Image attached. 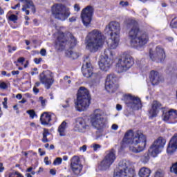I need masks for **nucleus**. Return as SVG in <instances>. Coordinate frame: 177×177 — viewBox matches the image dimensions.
I'll list each match as a JSON object with an SVG mask.
<instances>
[{
	"label": "nucleus",
	"mask_w": 177,
	"mask_h": 177,
	"mask_svg": "<svg viewBox=\"0 0 177 177\" xmlns=\"http://www.w3.org/2000/svg\"><path fill=\"white\" fill-rule=\"evenodd\" d=\"M124 25L127 28H131L129 31V38L133 48H142L149 42V35L139 28L138 22L135 19L127 18L124 20Z\"/></svg>",
	"instance_id": "obj_1"
},
{
	"label": "nucleus",
	"mask_w": 177,
	"mask_h": 177,
	"mask_svg": "<svg viewBox=\"0 0 177 177\" xmlns=\"http://www.w3.org/2000/svg\"><path fill=\"white\" fill-rule=\"evenodd\" d=\"M123 142L129 145V151L138 153H141V151H143L146 149L147 138L140 131L133 132L132 130H129L124 134Z\"/></svg>",
	"instance_id": "obj_2"
},
{
	"label": "nucleus",
	"mask_w": 177,
	"mask_h": 177,
	"mask_svg": "<svg viewBox=\"0 0 177 177\" xmlns=\"http://www.w3.org/2000/svg\"><path fill=\"white\" fill-rule=\"evenodd\" d=\"M104 32L111 35L108 39L107 45L110 49H116L120 42V34L121 32V25L115 21H111L106 25Z\"/></svg>",
	"instance_id": "obj_3"
},
{
	"label": "nucleus",
	"mask_w": 177,
	"mask_h": 177,
	"mask_svg": "<svg viewBox=\"0 0 177 177\" xmlns=\"http://www.w3.org/2000/svg\"><path fill=\"white\" fill-rule=\"evenodd\" d=\"M86 48L90 52H97L100 48L103 46L104 43V35L100 32V30L95 29L88 32V35L86 39Z\"/></svg>",
	"instance_id": "obj_4"
},
{
	"label": "nucleus",
	"mask_w": 177,
	"mask_h": 177,
	"mask_svg": "<svg viewBox=\"0 0 177 177\" xmlns=\"http://www.w3.org/2000/svg\"><path fill=\"white\" fill-rule=\"evenodd\" d=\"M91 104V95L89 91L84 87L78 90L77 100L75 102V109L77 111H85Z\"/></svg>",
	"instance_id": "obj_5"
},
{
	"label": "nucleus",
	"mask_w": 177,
	"mask_h": 177,
	"mask_svg": "<svg viewBox=\"0 0 177 177\" xmlns=\"http://www.w3.org/2000/svg\"><path fill=\"white\" fill-rule=\"evenodd\" d=\"M69 41H67V37L64 35V32H59L57 39L55 41V48L57 50H64L66 46L67 48H74L77 45V39L70 34Z\"/></svg>",
	"instance_id": "obj_6"
},
{
	"label": "nucleus",
	"mask_w": 177,
	"mask_h": 177,
	"mask_svg": "<svg viewBox=\"0 0 177 177\" xmlns=\"http://www.w3.org/2000/svg\"><path fill=\"white\" fill-rule=\"evenodd\" d=\"M90 124L97 131H102L106 128L107 124V119L99 111V109H96L93 113L90 115Z\"/></svg>",
	"instance_id": "obj_7"
},
{
	"label": "nucleus",
	"mask_w": 177,
	"mask_h": 177,
	"mask_svg": "<svg viewBox=\"0 0 177 177\" xmlns=\"http://www.w3.org/2000/svg\"><path fill=\"white\" fill-rule=\"evenodd\" d=\"M52 14L57 20L66 21L68 17H70L71 12H70V8L66 7V6L57 3L52 7Z\"/></svg>",
	"instance_id": "obj_8"
},
{
	"label": "nucleus",
	"mask_w": 177,
	"mask_h": 177,
	"mask_svg": "<svg viewBox=\"0 0 177 177\" xmlns=\"http://www.w3.org/2000/svg\"><path fill=\"white\" fill-rule=\"evenodd\" d=\"M133 58L131 55L124 54L116 61V70L118 73H124L133 66Z\"/></svg>",
	"instance_id": "obj_9"
},
{
	"label": "nucleus",
	"mask_w": 177,
	"mask_h": 177,
	"mask_svg": "<svg viewBox=\"0 0 177 177\" xmlns=\"http://www.w3.org/2000/svg\"><path fill=\"white\" fill-rule=\"evenodd\" d=\"M104 53L105 57H100L99 66L102 71H108L109 68L111 67V64H113V59H114L113 56H114V54L109 48L106 49Z\"/></svg>",
	"instance_id": "obj_10"
},
{
	"label": "nucleus",
	"mask_w": 177,
	"mask_h": 177,
	"mask_svg": "<svg viewBox=\"0 0 177 177\" xmlns=\"http://www.w3.org/2000/svg\"><path fill=\"white\" fill-rule=\"evenodd\" d=\"M82 72L84 77H86V78H91L92 75L96 77V80L97 81H99L100 78V76H99V75L93 73V67L92 66V64L91 63L89 56L88 55L84 57V63L82 67Z\"/></svg>",
	"instance_id": "obj_11"
},
{
	"label": "nucleus",
	"mask_w": 177,
	"mask_h": 177,
	"mask_svg": "<svg viewBox=\"0 0 177 177\" xmlns=\"http://www.w3.org/2000/svg\"><path fill=\"white\" fill-rule=\"evenodd\" d=\"M167 140L162 137H159L156 139L153 143L151 145L149 149V153L152 156V157H157L158 154H160L165 146Z\"/></svg>",
	"instance_id": "obj_12"
},
{
	"label": "nucleus",
	"mask_w": 177,
	"mask_h": 177,
	"mask_svg": "<svg viewBox=\"0 0 177 177\" xmlns=\"http://www.w3.org/2000/svg\"><path fill=\"white\" fill-rule=\"evenodd\" d=\"M135 170L133 169H128L125 162H120L119 163L118 169L115 170L113 177H134Z\"/></svg>",
	"instance_id": "obj_13"
},
{
	"label": "nucleus",
	"mask_w": 177,
	"mask_h": 177,
	"mask_svg": "<svg viewBox=\"0 0 177 177\" xmlns=\"http://www.w3.org/2000/svg\"><path fill=\"white\" fill-rule=\"evenodd\" d=\"M124 103L127 107H130L133 110H139L142 109V101L140 98L135 97L131 94L124 95Z\"/></svg>",
	"instance_id": "obj_14"
},
{
	"label": "nucleus",
	"mask_w": 177,
	"mask_h": 177,
	"mask_svg": "<svg viewBox=\"0 0 177 177\" xmlns=\"http://www.w3.org/2000/svg\"><path fill=\"white\" fill-rule=\"evenodd\" d=\"M39 78L46 89H50V86H52V85H53V82H55L53 73L50 71H43L40 73Z\"/></svg>",
	"instance_id": "obj_15"
},
{
	"label": "nucleus",
	"mask_w": 177,
	"mask_h": 177,
	"mask_svg": "<svg viewBox=\"0 0 177 177\" xmlns=\"http://www.w3.org/2000/svg\"><path fill=\"white\" fill-rule=\"evenodd\" d=\"M149 57L151 60L160 63L165 60V51L161 46H156L154 51L152 50H149Z\"/></svg>",
	"instance_id": "obj_16"
},
{
	"label": "nucleus",
	"mask_w": 177,
	"mask_h": 177,
	"mask_svg": "<svg viewBox=\"0 0 177 177\" xmlns=\"http://www.w3.org/2000/svg\"><path fill=\"white\" fill-rule=\"evenodd\" d=\"M114 161H115V151L111 149L101 162L100 165V169L102 171L109 169Z\"/></svg>",
	"instance_id": "obj_17"
},
{
	"label": "nucleus",
	"mask_w": 177,
	"mask_h": 177,
	"mask_svg": "<svg viewBox=\"0 0 177 177\" xmlns=\"http://www.w3.org/2000/svg\"><path fill=\"white\" fill-rule=\"evenodd\" d=\"M105 89L109 93H114L118 89V84H117V77H115V75L110 74L106 77Z\"/></svg>",
	"instance_id": "obj_18"
},
{
	"label": "nucleus",
	"mask_w": 177,
	"mask_h": 177,
	"mask_svg": "<svg viewBox=\"0 0 177 177\" xmlns=\"http://www.w3.org/2000/svg\"><path fill=\"white\" fill-rule=\"evenodd\" d=\"M92 15H93V8L91 6H88L82 11L81 17L85 27H88L91 24Z\"/></svg>",
	"instance_id": "obj_19"
},
{
	"label": "nucleus",
	"mask_w": 177,
	"mask_h": 177,
	"mask_svg": "<svg viewBox=\"0 0 177 177\" xmlns=\"http://www.w3.org/2000/svg\"><path fill=\"white\" fill-rule=\"evenodd\" d=\"M71 168L72 169V172L76 176H78L81 174V171H82L83 166L80 163V158L78 156H73L71 158Z\"/></svg>",
	"instance_id": "obj_20"
},
{
	"label": "nucleus",
	"mask_w": 177,
	"mask_h": 177,
	"mask_svg": "<svg viewBox=\"0 0 177 177\" xmlns=\"http://www.w3.org/2000/svg\"><path fill=\"white\" fill-rule=\"evenodd\" d=\"M91 127L86 123V120L82 118H77L76 119V124L75 126V131L78 132H86Z\"/></svg>",
	"instance_id": "obj_21"
},
{
	"label": "nucleus",
	"mask_w": 177,
	"mask_h": 177,
	"mask_svg": "<svg viewBox=\"0 0 177 177\" xmlns=\"http://www.w3.org/2000/svg\"><path fill=\"white\" fill-rule=\"evenodd\" d=\"M162 109V105L158 101H153L151 108L149 110V115L150 118L157 117L158 111Z\"/></svg>",
	"instance_id": "obj_22"
},
{
	"label": "nucleus",
	"mask_w": 177,
	"mask_h": 177,
	"mask_svg": "<svg viewBox=\"0 0 177 177\" xmlns=\"http://www.w3.org/2000/svg\"><path fill=\"white\" fill-rule=\"evenodd\" d=\"M21 2H25V4L23 6L22 11L26 12V15H30V10L27 9H30L33 13H35V6L31 0H19Z\"/></svg>",
	"instance_id": "obj_23"
},
{
	"label": "nucleus",
	"mask_w": 177,
	"mask_h": 177,
	"mask_svg": "<svg viewBox=\"0 0 177 177\" xmlns=\"http://www.w3.org/2000/svg\"><path fill=\"white\" fill-rule=\"evenodd\" d=\"M177 149V134H174L172 138L170 140L169 142V145L167 149V152L169 154H172Z\"/></svg>",
	"instance_id": "obj_24"
},
{
	"label": "nucleus",
	"mask_w": 177,
	"mask_h": 177,
	"mask_svg": "<svg viewBox=\"0 0 177 177\" xmlns=\"http://www.w3.org/2000/svg\"><path fill=\"white\" fill-rule=\"evenodd\" d=\"M149 80L152 85H157L160 82V74L156 71H151L149 75Z\"/></svg>",
	"instance_id": "obj_25"
},
{
	"label": "nucleus",
	"mask_w": 177,
	"mask_h": 177,
	"mask_svg": "<svg viewBox=\"0 0 177 177\" xmlns=\"http://www.w3.org/2000/svg\"><path fill=\"white\" fill-rule=\"evenodd\" d=\"M40 121L41 125H49V122L52 121V117L47 112H44L41 115Z\"/></svg>",
	"instance_id": "obj_26"
},
{
	"label": "nucleus",
	"mask_w": 177,
	"mask_h": 177,
	"mask_svg": "<svg viewBox=\"0 0 177 177\" xmlns=\"http://www.w3.org/2000/svg\"><path fill=\"white\" fill-rule=\"evenodd\" d=\"M66 129H67V122L64 121L58 127L59 136H66Z\"/></svg>",
	"instance_id": "obj_27"
},
{
	"label": "nucleus",
	"mask_w": 177,
	"mask_h": 177,
	"mask_svg": "<svg viewBox=\"0 0 177 177\" xmlns=\"http://www.w3.org/2000/svg\"><path fill=\"white\" fill-rule=\"evenodd\" d=\"M151 171L147 167H142L140 169L138 175L140 177H149Z\"/></svg>",
	"instance_id": "obj_28"
},
{
	"label": "nucleus",
	"mask_w": 177,
	"mask_h": 177,
	"mask_svg": "<svg viewBox=\"0 0 177 177\" xmlns=\"http://www.w3.org/2000/svg\"><path fill=\"white\" fill-rule=\"evenodd\" d=\"M66 55L68 57H70L71 59H78V53H74L73 50H66Z\"/></svg>",
	"instance_id": "obj_29"
},
{
	"label": "nucleus",
	"mask_w": 177,
	"mask_h": 177,
	"mask_svg": "<svg viewBox=\"0 0 177 177\" xmlns=\"http://www.w3.org/2000/svg\"><path fill=\"white\" fill-rule=\"evenodd\" d=\"M48 135H49V130H48L47 129H44L43 132V138H42V142L44 143H46L49 142V140H48V138H47Z\"/></svg>",
	"instance_id": "obj_30"
},
{
	"label": "nucleus",
	"mask_w": 177,
	"mask_h": 177,
	"mask_svg": "<svg viewBox=\"0 0 177 177\" xmlns=\"http://www.w3.org/2000/svg\"><path fill=\"white\" fill-rule=\"evenodd\" d=\"M150 154L149 152L145 153L142 156H141V161L143 164H147L148 161L150 160Z\"/></svg>",
	"instance_id": "obj_31"
},
{
	"label": "nucleus",
	"mask_w": 177,
	"mask_h": 177,
	"mask_svg": "<svg viewBox=\"0 0 177 177\" xmlns=\"http://www.w3.org/2000/svg\"><path fill=\"white\" fill-rule=\"evenodd\" d=\"M169 115H170V121H174V120H176L177 118V113L176 111L170 110L169 111Z\"/></svg>",
	"instance_id": "obj_32"
},
{
	"label": "nucleus",
	"mask_w": 177,
	"mask_h": 177,
	"mask_svg": "<svg viewBox=\"0 0 177 177\" xmlns=\"http://www.w3.org/2000/svg\"><path fill=\"white\" fill-rule=\"evenodd\" d=\"M170 27L171 28H177V17L172 19L170 23Z\"/></svg>",
	"instance_id": "obj_33"
},
{
	"label": "nucleus",
	"mask_w": 177,
	"mask_h": 177,
	"mask_svg": "<svg viewBox=\"0 0 177 177\" xmlns=\"http://www.w3.org/2000/svg\"><path fill=\"white\" fill-rule=\"evenodd\" d=\"M164 121H171L169 111L162 114Z\"/></svg>",
	"instance_id": "obj_34"
},
{
	"label": "nucleus",
	"mask_w": 177,
	"mask_h": 177,
	"mask_svg": "<svg viewBox=\"0 0 177 177\" xmlns=\"http://www.w3.org/2000/svg\"><path fill=\"white\" fill-rule=\"evenodd\" d=\"M27 114H29L30 118L34 119V117H37V113H35V111L30 109L26 111Z\"/></svg>",
	"instance_id": "obj_35"
},
{
	"label": "nucleus",
	"mask_w": 177,
	"mask_h": 177,
	"mask_svg": "<svg viewBox=\"0 0 177 177\" xmlns=\"http://www.w3.org/2000/svg\"><path fill=\"white\" fill-rule=\"evenodd\" d=\"M18 17L16 15H11L9 16L8 17V20H10V21H17Z\"/></svg>",
	"instance_id": "obj_36"
},
{
	"label": "nucleus",
	"mask_w": 177,
	"mask_h": 177,
	"mask_svg": "<svg viewBox=\"0 0 177 177\" xmlns=\"http://www.w3.org/2000/svg\"><path fill=\"white\" fill-rule=\"evenodd\" d=\"M62 158H57L53 162V165H60V164H62Z\"/></svg>",
	"instance_id": "obj_37"
},
{
	"label": "nucleus",
	"mask_w": 177,
	"mask_h": 177,
	"mask_svg": "<svg viewBox=\"0 0 177 177\" xmlns=\"http://www.w3.org/2000/svg\"><path fill=\"white\" fill-rule=\"evenodd\" d=\"M154 177H164V174H162V172L157 171L155 173Z\"/></svg>",
	"instance_id": "obj_38"
},
{
	"label": "nucleus",
	"mask_w": 177,
	"mask_h": 177,
	"mask_svg": "<svg viewBox=\"0 0 177 177\" xmlns=\"http://www.w3.org/2000/svg\"><path fill=\"white\" fill-rule=\"evenodd\" d=\"M0 88L1 89H6L8 88V84L4 82L0 83Z\"/></svg>",
	"instance_id": "obj_39"
},
{
	"label": "nucleus",
	"mask_w": 177,
	"mask_h": 177,
	"mask_svg": "<svg viewBox=\"0 0 177 177\" xmlns=\"http://www.w3.org/2000/svg\"><path fill=\"white\" fill-rule=\"evenodd\" d=\"M4 102H3V106L4 109H8V97L3 99Z\"/></svg>",
	"instance_id": "obj_40"
},
{
	"label": "nucleus",
	"mask_w": 177,
	"mask_h": 177,
	"mask_svg": "<svg viewBox=\"0 0 177 177\" xmlns=\"http://www.w3.org/2000/svg\"><path fill=\"white\" fill-rule=\"evenodd\" d=\"M8 52L9 53H12V52L16 50L17 48L16 47H12L10 46H8Z\"/></svg>",
	"instance_id": "obj_41"
},
{
	"label": "nucleus",
	"mask_w": 177,
	"mask_h": 177,
	"mask_svg": "<svg viewBox=\"0 0 177 177\" xmlns=\"http://www.w3.org/2000/svg\"><path fill=\"white\" fill-rule=\"evenodd\" d=\"M34 62L36 64H39L42 62V58H35Z\"/></svg>",
	"instance_id": "obj_42"
},
{
	"label": "nucleus",
	"mask_w": 177,
	"mask_h": 177,
	"mask_svg": "<svg viewBox=\"0 0 177 177\" xmlns=\"http://www.w3.org/2000/svg\"><path fill=\"white\" fill-rule=\"evenodd\" d=\"M69 102L70 101L68 100H66V104H62V105L63 109H67V107H70V104H68Z\"/></svg>",
	"instance_id": "obj_43"
},
{
	"label": "nucleus",
	"mask_w": 177,
	"mask_h": 177,
	"mask_svg": "<svg viewBox=\"0 0 177 177\" xmlns=\"http://www.w3.org/2000/svg\"><path fill=\"white\" fill-rule=\"evenodd\" d=\"M120 5H121V6H128L129 3H128V1H120Z\"/></svg>",
	"instance_id": "obj_44"
},
{
	"label": "nucleus",
	"mask_w": 177,
	"mask_h": 177,
	"mask_svg": "<svg viewBox=\"0 0 177 177\" xmlns=\"http://www.w3.org/2000/svg\"><path fill=\"white\" fill-rule=\"evenodd\" d=\"M74 9L76 12H80L81 8H80V5L78 4H75L74 6Z\"/></svg>",
	"instance_id": "obj_45"
},
{
	"label": "nucleus",
	"mask_w": 177,
	"mask_h": 177,
	"mask_svg": "<svg viewBox=\"0 0 177 177\" xmlns=\"http://www.w3.org/2000/svg\"><path fill=\"white\" fill-rule=\"evenodd\" d=\"M93 149L95 151H96V150H97V149H100V146L98 144H95L93 146Z\"/></svg>",
	"instance_id": "obj_46"
},
{
	"label": "nucleus",
	"mask_w": 177,
	"mask_h": 177,
	"mask_svg": "<svg viewBox=\"0 0 177 177\" xmlns=\"http://www.w3.org/2000/svg\"><path fill=\"white\" fill-rule=\"evenodd\" d=\"M41 56H46V50L42 48L40 51Z\"/></svg>",
	"instance_id": "obj_47"
},
{
	"label": "nucleus",
	"mask_w": 177,
	"mask_h": 177,
	"mask_svg": "<svg viewBox=\"0 0 177 177\" xmlns=\"http://www.w3.org/2000/svg\"><path fill=\"white\" fill-rule=\"evenodd\" d=\"M12 75H19L20 74V71H12L11 72Z\"/></svg>",
	"instance_id": "obj_48"
},
{
	"label": "nucleus",
	"mask_w": 177,
	"mask_h": 177,
	"mask_svg": "<svg viewBox=\"0 0 177 177\" xmlns=\"http://www.w3.org/2000/svg\"><path fill=\"white\" fill-rule=\"evenodd\" d=\"M75 20H77V17H75V16H73V17L69 18V21L71 23H73V21H75Z\"/></svg>",
	"instance_id": "obj_49"
},
{
	"label": "nucleus",
	"mask_w": 177,
	"mask_h": 177,
	"mask_svg": "<svg viewBox=\"0 0 177 177\" xmlns=\"http://www.w3.org/2000/svg\"><path fill=\"white\" fill-rule=\"evenodd\" d=\"M80 150L83 151V152H85L86 151V145H83L82 147H81L80 148Z\"/></svg>",
	"instance_id": "obj_50"
},
{
	"label": "nucleus",
	"mask_w": 177,
	"mask_h": 177,
	"mask_svg": "<svg viewBox=\"0 0 177 177\" xmlns=\"http://www.w3.org/2000/svg\"><path fill=\"white\" fill-rule=\"evenodd\" d=\"M39 99L41 101V106H45V100H44V97H39Z\"/></svg>",
	"instance_id": "obj_51"
},
{
	"label": "nucleus",
	"mask_w": 177,
	"mask_h": 177,
	"mask_svg": "<svg viewBox=\"0 0 177 177\" xmlns=\"http://www.w3.org/2000/svg\"><path fill=\"white\" fill-rule=\"evenodd\" d=\"M17 8H20V3H18L15 6L11 7V9H13V10H16Z\"/></svg>",
	"instance_id": "obj_52"
},
{
	"label": "nucleus",
	"mask_w": 177,
	"mask_h": 177,
	"mask_svg": "<svg viewBox=\"0 0 177 177\" xmlns=\"http://www.w3.org/2000/svg\"><path fill=\"white\" fill-rule=\"evenodd\" d=\"M111 129H113V131H117L118 129V125L114 124L112 125Z\"/></svg>",
	"instance_id": "obj_53"
},
{
	"label": "nucleus",
	"mask_w": 177,
	"mask_h": 177,
	"mask_svg": "<svg viewBox=\"0 0 177 177\" xmlns=\"http://www.w3.org/2000/svg\"><path fill=\"white\" fill-rule=\"evenodd\" d=\"M33 92L34 93H35V95H37V93H39V89L37 88V87L34 86L33 87Z\"/></svg>",
	"instance_id": "obj_54"
},
{
	"label": "nucleus",
	"mask_w": 177,
	"mask_h": 177,
	"mask_svg": "<svg viewBox=\"0 0 177 177\" xmlns=\"http://www.w3.org/2000/svg\"><path fill=\"white\" fill-rule=\"evenodd\" d=\"M26 59H24V57H19L17 60L18 63H21L23 64V62L25 61Z\"/></svg>",
	"instance_id": "obj_55"
},
{
	"label": "nucleus",
	"mask_w": 177,
	"mask_h": 177,
	"mask_svg": "<svg viewBox=\"0 0 177 177\" xmlns=\"http://www.w3.org/2000/svg\"><path fill=\"white\" fill-rule=\"evenodd\" d=\"M116 109L118 110V111H120V110H122V106H121L120 104H117Z\"/></svg>",
	"instance_id": "obj_56"
},
{
	"label": "nucleus",
	"mask_w": 177,
	"mask_h": 177,
	"mask_svg": "<svg viewBox=\"0 0 177 177\" xmlns=\"http://www.w3.org/2000/svg\"><path fill=\"white\" fill-rule=\"evenodd\" d=\"M50 174L51 175H53V176L56 175V170H55V169H51L50 170Z\"/></svg>",
	"instance_id": "obj_57"
},
{
	"label": "nucleus",
	"mask_w": 177,
	"mask_h": 177,
	"mask_svg": "<svg viewBox=\"0 0 177 177\" xmlns=\"http://www.w3.org/2000/svg\"><path fill=\"white\" fill-rule=\"evenodd\" d=\"M4 169H5V167H3V164L0 163V172H3Z\"/></svg>",
	"instance_id": "obj_58"
},
{
	"label": "nucleus",
	"mask_w": 177,
	"mask_h": 177,
	"mask_svg": "<svg viewBox=\"0 0 177 177\" xmlns=\"http://www.w3.org/2000/svg\"><path fill=\"white\" fill-rule=\"evenodd\" d=\"M17 99H19V100H21V97H23V95L21 94H17L16 95Z\"/></svg>",
	"instance_id": "obj_59"
},
{
	"label": "nucleus",
	"mask_w": 177,
	"mask_h": 177,
	"mask_svg": "<svg viewBox=\"0 0 177 177\" xmlns=\"http://www.w3.org/2000/svg\"><path fill=\"white\" fill-rule=\"evenodd\" d=\"M39 85H41V83H40L39 82H37L35 84V86H35V88H37V87L39 86Z\"/></svg>",
	"instance_id": "obj_60"
},
{
	"label": "nucleus",
	"mask_w": 177,
	"mask_h": 177,
	"mask_svg": "<svg viewBox=\"0 0 177 177\" xmlns=\"http://www.w3.org/2000/svg\"><path fill=\"white\" fill-rule=\"evenodd\" d=\"M64 81H68V80H70V76L66 75V76L64 77Z\"/></svg>",
	"instance_id": "obj_61"
},
{
	"label": "nucleus",
	"mask_w": 177,
	"mask_h": 177,
	"mask_svg": "<svg viewBox=\"0 0 177 177\" xmlns=\"http://www.w3.org/2000/svg\"><path fill=\"white\" fill-rule=\"evenodd\" d=\"M32 167H29L26 170V172H32Z\"/></svg>",
	"instance_id": "obj_62"
},
{
	"label": "nucleus",
	"mask_w": 177,
	"mask_h": 177,
	"mask_svg": "<svg viewBox=\"0 0 177 177\" xmlns=\"http://www.w3.org/2000/svg\"><path fill=\"white\" fill-rule=\"evenodd\" d=\"M3 13H5V12L3 11V9H2V8L0 7V15H3Z\"/></svg>",
	"instance_id": "obj_63"
},
{
	"label": "nucleus",
	"mask_w": 177,
	"mask_h": 177,
	"mask_svg": "<svg viewBox=\"0 0 177 177\" xmlns=\"http://www.w3.org/2000/svg\"><path fill=\"white\" fill-rule=\"evenodd\" d=\"M7 75V72L6 71H1V75Z\"/></svg>",
	"instance_id": "obj_64"
}]
</instances>
